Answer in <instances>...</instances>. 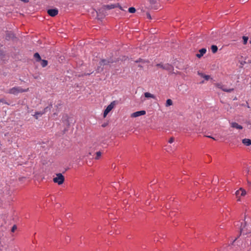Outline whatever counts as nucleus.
Listing matches in <instances>:
<instances>
[{
    "instance_id": "obj_3",
    "label": "nucleus",
    "mask_w": 251,
    "mask_h": 251,
    "mask_svg": "<svg viewBox=\"0 0 251 251\" xmlns=\"http://www.w3.org/2000/svg\"><path fill=\"white\" fill-rule=\"evenodd\" d=\"M25 91L26 90H23L20 87H14L10 89L8 93L11 94L17 95L20 93H22Z\"/></svg>"
},
{
    "instance_id": "obj_30",
    "label": "nucleus",
    "mask_w": 251,
    "mask_h": 251,
    "mask_svg": "<svg viewBox=\"0 0 251 251\" xmlns=\"http://www.w3.org/2000/svg\"><path fill=\"white\" fill-rule=\"evenodd\" d=\"M17 228V226H16L15 225H14L12 227V229H11V231L12 232H14L15 231V230Z\"/></svg>"
},
{
    "instance_id": "obj_44",
    "label": "nucleus",
    "mask_w": 251,
    "mask_h": 251,
    "mask_svg": "<svg viewBox=\"0 0 251 251\" xmlns=\"http://www.w3.org/2000/svg\"><path fill=\"white\" fill-rule=\"evenodd\" d=\"M250 43L251 44V40L250 41Z\"/></svg>"
},
{
    "instance_id": "obj_35",
    "label": "nucleus",
    "mask_w": 251,
    "mask_h": 251,
    "mask_svg": "<svg viewBox=\"0 0 251 251\" xmlns=\"http://www.w3.org/2000/svg\"><path fill=\"white\" fill-rule=\"evenodd\" d=\"M0 102H4V103L7 104V103L4 101V99H0Z\"/></svg>"
},
{
    "instance_id": "obj_29",
    "label": "nucleus",
    "mask_w": 251,
    "mask_h": 251,
    "mask_svg": "<svg viewBox=\"0 0 251 251\" xmlns=\"http://www.w3.org/2000/svg\"><path fill=\"white\" fill-rule=\"evenodd\" d=\"M98 72H101L103 70V69L102 68H101L100 66H99L98 67L97 70Z\"/></svg>"
},
{
    "instance_id": "obj_22",
    "label": "nucleus",
    "mask_w": 251,
    "mask_h": 251,
    "mask_svg": "<svg viewBox=\"0 0 251 251\" xmlns=\"http://www.w3.org/2000/svg\"><path fill=\"white\" fill-rule=\"evenodd\" d=\"M52 108V104H50L49 106L45 107L42 111H45V113H46L48 110H50Z\"/></svg>"
},
{
    "instance_id": "obj_19",
    "label": "nucleus",
    "mask_w": 251,
    "mask_h": 251,
    "mask_svg": "<svg viewBox=\"0 0 251 251\" xmlns=\"http://www.w3.org/2000/svg\"><path fill=\"white\" fill-rule=\"evenodd\" d=\"M144 95H145V97L147 98H153V99L155 98V96L153 95H152L149 92L145 93Z\"/></svg>"
},
{
    "instance_id": "obj_41",
    "label": "nucleus",
    "mask_w": 251,
    "mask_h": 251,
    "mask_svg": "<svg viewBox=\"0 0 251 251\" xmlns=\"http://www.w3.org/2000/svg\"><path fill=\"white\" fill-rule=\"evenodd\" d=\"M173 212H172V213L170 214V216H172L173 215Z\"/></svg>"
},
{
    "instance_id": "obj_33",
    "label": "nucleus",
    "mask_w": 251,
    "mask_h": 251,
    "mask_svg": "<svg viewBox=\"0 0 251 251\" xmlns=\"http://www.w3.org/2000/svg\"><path fill=\"white\" fill-rule=\"evenodd\" d=\"M147 18L149 19H151V15H150V14L149 13H147Z\"/></svg>"
},
{
    "instance_id": "obj_43",
    "label": "nucleus",
    "mask_w": 251,
    "mask_h": 251,
    "mask_svg": "<svg viewBox=\"0 0 251 251\" xmlns=\"http://www.w3.org/2000/svg\"><path fill=\"white\" fill-rule=\"evenodd\" d=\"M246 106H248V108H249V106L248 105H246Z\"/></svg>"
},
{
    "instance_id": "obj_13",
    "label": "nucleus",
    "mask_w": 251,
    "mask_h": 251,
    "mask_svg": "<svg viewBox=\"0 0 251 251\" xmlns=\"http://www.w3.org/2000/svg\"><path fill=\"white\" fill-rule=\"evenodd\" d=\"M231 126L233 128H235L238 129H242L243 128V126L241 125H239L236 122H232L231 124Z\"/></svg>"
},
{
    "instance_id": "obj_14",
    "label": "nucleus",
    "mask_w": 251,
    "mask_h": 251,
    "mask_svg": "<svg viewBox=\"0 0 251 251\" xmlns=\"http://www.w3.org/2000/svg\"><path fill=\"white\" fill-rule=\"evenodd\" d=\"M45 114V111H37L35 113L33 116L36 119H38L39 117L41 116L43 114Z\"/></svg>"
},
{
    "instance_id": "obj_31",
    "label": "nucleus",
    "mask_w": 251,
    "mask_h": 251,
    "mask_svg": "<svg viewBox=\"0 0 251 251\" xmlns=\"http://www.w3.org/2000/svg\"><path fill=\"white\" fill-rule=\"evenodd\" d=\"M174 141V138L173 137H171L169 140L168 141V142L170 144L172 143Z\"/></svg>"
},
{
    "instance_id": "obj_15",
    "label": "nucleus",
    "mask_w": 251,
    "mask_h": 251,
    "mask_svg": "<svg viewBox=\"0 0 251 251\" xmlns=\"http://www.w3.org/2000/svg\"><path fill=\"white\" fill-rule=\"evenodd\" d=\"M242 143L245 145L249 146L251 145V140L250 139L245 138L242 140Z\"/></svg>"
},
{
    "instance_id": "obj_11",
    "label": "nucleus",
    "mask_w": 251,
    "mask_h": 251,
    "mask_svg": "<svg viewBox=\"0 0 251 251\" xmlns=\"http://www.w3.org/2000/svg\"><path fill=\"white\" fill-rule=\"evenodd\" d=\"M104 6L105 8H106L107 9H113L117 7H119L121 9H122V7L120 5H119L118 4L105 5Z\"/></svg>"
},
{
    "instance_id": "obj_10",
    "label": "nucleus",
    "mask_w": 251,
    "mask_h": 251,
    "mask_svg": "<svg viewBox=\"0 0 251 251\" xmlns=\"http://www.w3.org/2000/svg\"><path fill=\"white\" fill-rule=\"evenodd\" d=\"M157 0H148V1L151 4V6L152 8L154 9H157L158 7L156 4L157 3Z\"/></svg>"
},
{
    "instance_id": "obj_24",
    "label": "nucleus",
    "mask_w": 251,
    "mask_h": 251,
    "mask_svg": "<svg viewBox=\"0 0 251 251\" xmlns=\"http://www.w3.org/2000/svg\"><path fill=\"white\" fill-rule=\"evenodd\" d=\"M136 11V9L133 7H131L128 8V12L131 13H134Z\"/></svg>"
},
{
    "instance_id": "obj_6",
    "label": "nucleus",
    "mask_w": 251,
    "mask_h": 251,
    "mask_svg": "<svg viewBox=\"0 0 251 251\" xmlns=\"http://www.w3.org/2000/svg\"><path fill=\"white\" fill-rule=\"evenodd\" d=\"M47 13L51 17H54L58 13V10L57 8L50 9L47 10Z\"/></svg>"
},
{
    "instance_id": "obj_36",
    "label": "nucleus",
    "mask_w": 251,
    "mask_h": 251,
    "mask_svg": "<svg viewBox=\"0 0 251 251\" xmlns=\"http://www.w3.org/2000/svg\"><path fill=\"white\" fill-rule=\"evenodd\" d=\"M107 123H104L103 124H102L101 125V126L103 127H105L106 126H107Z\"/></svg>"
},
{
    "instance_id": "obj_18",
    "label": "nucleus",
    "mask_w": 251,
    "mask_h": 251,
    "mask_svg": "<svg viewBox=\"0 0 251 251\" xmlns=\"http://www.w3.org/2000/svg\"><path fill=\"white\" fill-rule=\"evenodd\" d=\"M40 61H41V65L42 67H45L48 65V62L47 60L41 59Z\"/></svg>"
},
{
    "instance_id": "obj_27",
    "label": "nucleus",
    "mask_w": 251,
    "mask_h": 251,
    "mask_svg": "<svg viewBox=\"0 0 251 251\" xmlns=\"http://www.w3.org/2000/svg\"><path fill=\"white\" fill-rule=\"evenodd\" d=\"M136 63H139V62H143V63H145V62H146V61L141 58H139L138 59H137V60H136L135 61Z\"/></svg>"
},
{
    "instance_id": "obj_5",
    "label": "nucleus",
    "mask_w": 251,
    "mask_h": 251,
    "mask_svg": "<svg viewBox=\"0 0 251 251\" xmlns=\"http://www.w3.org/2000/svg\"><path fill=\"white\" fill-rule=\"evenodd\" d=\"M112 63H113V61L111 59H101L100 61L99 64H100V66H101L108 65Z\"/></svg>"
},
{
    "instance_id": "obj_23",
    "label": "nucleus",
    "mask_w": 251,
    "mask_h": 251,
    "mask_svg": "<svg viewBox=\"0 0 251 251\" xmlns=\"http://www.w3.org/2000/svg\"><path fill=\"white\" fill-rule=\"evenodd\" d=\"M222 90L224 92H228V93H230L231 92H232L233 90H234V89L233 88H231V89H226V88H221Z\"/></svg>"
},
{
    "instance_id": "obj_17",
    "label": "nucleus",
    "mask_w": 251,
    "mask_h": 251,
    "mask_svg": "<svg viewBox=\"0 0 251 251\" xmlns=\"http://www.w3.org/2000/svg\"><path fill=\"white\" fill-rule=\"evenodd\" d=\"M34 57L35 58L37 62H39L40 60H41L40 55L38 52H36L35 53H34Z\"/></svg>"
},
{
    "instance_id": "obj_34",
    "label": "nucleus",
    "mask_w": 251,
    "mask_h": 251,
    "mask_svg": "<svg viewBox=\"0 0 251 251\" xmlns=\"http://www.w3.org/2000/svg\"><path fill=\"white\" fill-rule=\"evenodd\" d=\"M205 137H208V138H211V139H213V140H216V139H215V138H214V137H212V136H209V135H205Z\"/></svg>"
},
{
    "instance_id": "obj_25",
    "label": "nucleus",
    "mask_w": 251,
    "mask_h": 251,
    "mask_svg": "<svg viewBox=\"0 0 251 251\" xmlns=\"http://www.w3.org/2000/svg\"><path fill=\"white\" fill-rule=\"evenodd\" d=\"M242 38L243 40V44L246 45L249 39L248 37L244 36H243Z\"/></svg>"
},
{
    "instance_id": "obj_4",
    "label": "nucleus",
    "mask_w": 251,
    "mask_h": 251,
    "mask_svg": "<svg viewBox=\"0 0 251 251\" xmlns=\"http://www.w3.org/2000/svg\"><path fill=\"white\" fill-rule=\"evenodd\" d=\"M117 103L116 101H113L109 105L107 106L103 113V117H105L108 113L114 108L116 104Z\"/></svg>"
},
{
    "instance_id": "obj_21",
    "label": "nucleus",
    "mask_w": 251,
    "mask_h": 251,
    "mask_svg": "<svg viewBox=\"0 0 251 251\" xmlns=\"http://www.w3.org/2000/svg\"><path fill=\"white\" fill-rule=\"evenodd\" d=\"M172 105H173V101L171 99H168L166 100V104H165L166 106L168 107V106H171Z\"/></svg>"
},
{
    "instance_id": "obj_7",
    "label": "nucleus",
    "mask_w": 251,
    "mask_h": 251,
    "mask_svg": "<svg viewBox=\"0 0 251 251\" xmlns=\"http://www.w3.org/2000/svg\"><path fill=\"white\" fill-rule=\"evenodd\" d=\"M146 111L145 110L136 111L131 114V117L136 118L140 116L144 115L146 114Z\"/></svg>"
},
{
    "instance_id": "obj_38",
    "label": "nucleus",
    "mask_w": 251,
    "mask_h": 251,
    "mask_svg": "<svg viewBox=\"0 0 251 251\" xmlns=\"http://www.w3.org/2000/svg\"><path fill=\"white\" fill-rule=\"evenodd\" d=\"M248 0H241V1H242V2H244V3H245V2H246L247 1H248Z\"/></svg>"
},
{
    "instance_id": "obj_16",
    "label": "nucleus",
    "mask_w": 251,
    "mask_h": 251,
    "mask_svg": "<svg viewBox=\"0 0 251 251\" xmlns=\"http://www.w3.org/2000/svg\"><path fill=\"white\" fill-rule=\"evenodd\" d=\"M198 74L201 77L204 78L206 80H208L210 78V75H204L199 71L198 72Z\"/></svg>"
},
{
    "instance_id": "obj_20",
    "label": "nucleus",
    "mask_w": 251,
    "mask_h": 251,
    "mask_svg": "<svg viewBox=\"0 0 251 251\" xmlns=\"http://www.w3.org/2000/svg\"><path fill=\"white\" fill-rule=\"evenodd\" d=\"M211 50L213 53H216L218 50V47L216 45H212L211 47Z\"/></svg>"
},
{
    "instance_id": "obj_2",
    "label": "nucleus",
    "mask_w": 251,
    "mask_h": 251,
    "mask_svg": "<svg viewBox=\"0 0 251 251\" xmlns=\"http://www.w3.org/2000/svg\"><path fill=\"white\" fill-rule=\"evenodd\" d=\"M156 66L162 68L163 70H165L168 71L169 72H172L174 70V67L170 64L166 63V64H161L159 63L156 64Z\"/></svg>"
},
{
    "instance_id": "obj_8",
    "label": "nucleus",
    "mask_w": 251,
    "mask_h": 251,
    "mask_svg": "<svg viewBox=\"0 0 251 251\" xmlns=\"http://www.w3.org/2000/svg\"><path fill=\"white\" fill-rule=\"evenodd\" d=\"M15 37L14 34L11 31H7L6 33L5 39L10 40L13 39Z\"/></svg>"
},
{
    "instance_id": "obj_12",
    "label": "nucleus",
    "mask_w": 251,
    "mask_h": 251,
    "mask_svg": "<svg viewBox=\"0 0 251 251\" xmlns=\"http://www.w3.org/2000/svg\"><path fill=\"white\" fill-rule=\"evenodd\" d=\"M206 51V49H205V48H202V49H201L199 50V52L200 53L197 54H196V56L198 58H200L201 56H202L204 53H205Z\"/></svg>"
},
{
    "instance_id": "obj_39",
    "label": "nucleus",
    "mask_w": 251,
    "mask_h": 251,
    "mask_svg": "<svg viewBox=\"0 0 251 251\" xmlns=\"http://www.w3.org/2000/svg\"><path fill=\"white\" fill-rule=\"evenodd\" d=\"M244 231V229H243V227H242L241 229H240V232H243Z\"/></svg>"
},
{
    "instance_id": "obj_26",
    "label": "nucleus",
    "mask_w": 251,
    "mask_h": 251,
    "mask_svg": "<svg viewBox=\"0 0 251 251\" xmlns=\"http://www.w3.org/2000/svg\"><path fill=\"white\" fill-rule=\"evenodd\" d=\"M101 153L100 151H98L96 152V156L95 157L96 159H99L100 157L101 156Z\"/></svg>"
},
{
    "instance_id": "obj_9",
    "label": "nucleus",
    "mask_w": 251,
    "mask_h": 251,
    "mask_svg": "<svg viewBox=\"0 0 251 251\" xmlns=\"http://www.w3.org/2000/svg\"><path fill=\"white\" fill-rule=\"evenodd\" d=\"M246 191L242 188H240L239 190H237L235 192V194L237 197L244 196L246 195Z\"/></svg>"
},
{
    "instance_id": "obj_28",
    "label": "nucleus",
    "mask_w": 251,
    "mask_h": 251,
    "mask_svg": "<svg viewBox=\"0 0 251 251\" xmlns=\"http://www.w3.org/2000/svg\"><path fill=\"white\" fill-rule=\"evenodd\" d=\"M3 191L1 189V187H0V200L3 197Z\"/></svg>"
},
{
    "instance_id": "obj_32",
    "label": "nucleus",
    "mask_w": 251,
    "mask_h": 251,
    "mask_svg": "<svg viewBox=\"0 0 251 251\" xmlns=\"http://www.w3.org/2000/svg\"><path fill=\"white\" fill-rule=\"evenodd\" d=\"M62 105V103H61V101H59V103H58L55 106L57 107V108H58L59 106H61Z\"/></svg>"
},
{
    "instance_id": "obj_40",
    "label": "nucleus",
    "mask_w": 251,
    "mask_h": 251,
    "mask_svg": "<svg viewBox=\"0 0 251 251\" xmlns=\"http://www.w3.org/2000/svg\"><path fill=\"white\" fill-rule=\"evenodd\" d=\"M138 67H140V68H142L143 67V66L142 65H138Z\"/></svg>"
},
{
    "instance_id": "obj_1",
    "label": "nucleus",
    "mask_w": 251,
    "mask_h": 251,
    "mask_svg": "<svg viewBox=\"0 0 251 251\" xmlns=\"http://www.w3.org/2000/svg\"><path fill=\"white\" fill-rule=\"evenodd\" d=\"M56 177L53 179V182L57 183L58 185H61L64 181V176L61 173L56 175Z\"/></svg>"
},
{
    "instance_id": "obj_42",
    "label": "nucleus",
    "mask_w": 251,
    "mask_h": 251,
    "mask_svg": "<svg viewBox=\"0 0 251 251\" xmlns=\"http://www.w3.org/2000/svg\"><path fill=\"white\" fill-rule=\"evenodd\" d=\"M246 106H248V108H249V106L248 105H246Z\"/></svg>"
},
{
    "instance_id": "obj_37",
    "label": "nucleus",
    "mask_w": 251,
    "mask_h": 251,
    "mask_svg": "<svg viewBox=\"0 0 251 251\" xmlns=\"http://www.w3.org/2000/svg\"><path fill=\"white\" fill-rule=\"evenodd\" d=\"M248 184L249 186L251 187V181H248Z\"/></svg>"
}]
</instances>
